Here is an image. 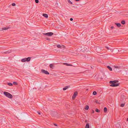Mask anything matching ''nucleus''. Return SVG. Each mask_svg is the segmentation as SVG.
Wrapping results in <instances>:
<instances>
[{
  "mask_svg": "<svg viewBox=\"0 0 128 128\" xmlns=\"http://www.w3.org/2000/svg\"><path fill=\"white\" fill-rule=\"evenodd\" d=\"M127 120L128 121V118H127Z\"/></svg>",
  "mask_w": 128,
  "mask_h": 128,
  "instance_id": "nucleus-39",
  "label": "nucleus"
},
{
  "mask_svg": "<svg viewBox=\"0 0 128 128\" xmlns=\"http://www.w3.org/2000/svg\"><path fill=\"white\" fill-rule=\"evenodd\" d=\"M106 48H107V49H108V47H106Z\"/></svg>",
  "mask_w": 128,
  "mask_h": 128,
  "instance_id": "nucleus-38",
  "label": "nucleus"
},
{
  "mask_svg": "<svg viewBox=\"0 0 128 128\" xmlns=\"http://www.w3.org/2000/svg\"><path fill=\"white\" fill-rule=\"evenodd\" d=\"M92 94L94 95H96V94L97 93L96 91H94L93 92Z\"/></svg>",
  "mask_w": 128,
  "mask_h": 128,
  "instance_id": "nucleus-20",
  "label": "nucleus"
},
{
  "mask_svg": "<svg viewBox=\"0 0 128 128\" xmlns=\"http://www.w3.org/2000/svg\"><path fill=\"white\" fill-rule=\"evenodd\" d=\"M90 126L89 125V124L88 123H87L86 125L85 126V128H89Z\"/></svg>",
  "mask_w": 128,
  "mask_h": 128,
  "instance_id": "nucleus-15",
  "label": "nucleus"
},
{
  "mask_svg": "<svg viewBox=\"0 0 128 128\" xmlns=\"http://www.w3.org/2000/svg\"><path fill=\"white\" fill-rule=\"evenodd\" d=\"M107 67L110 71H112V68L110 66H108Z\"/></svg>",
  "mask_w": 128,
  "mask_h": 128,
  "instance_id": "nucleus-14",
  "label": "nucleus"
},
{
  "mask_svg": "<svg viewBox=\"0 0 128 128\" xmlns=\"http://www.w3.org/2000/svg\"><path fill=\"white\" fill-rule=\"evenodd\" d=\"M85 122H86V121H85Z\"/></svg>",
  "mask_w": 128,
  "mask_h": 128,
  "instance_id": "nucleus-41",
  "label": "nucleus"
},
{
  "mask_svg": "<svg viewBox=\"0 0 128 128\" xmlns=\"http://www.w3.org/2000/svg\"><path fill=\"white\" fill-rule=\"evenodd\" d=\"M11 52L12 51L11 50H9L7 51H5L4 52L2 53L6 54H8L11 53Z\"/></svg>",
  "mask_w": 128,
  "mask_h": 128,
  "instance_id": "nucleus-7",
  "label": "nucleus"
},
{
  "mask_svg": "<svg viewBox=\"0 0 128 128\" xmlns=\"http://www.w3.org/2000/svg\"><path fill=\"white\" fill-rule=\"evenodd\" d=\"M104 112H106L107 111V108L106 107H104Z\"/></svg>",
  "mask_w": 128,
  "mask_h": 128,
  "instance_id": "nucleus-17",
  "label": "nucleus"
},
{
  "mask_svg": "<svg viewBox=\"0 0 128 128\" xmlns=\"http://www.w3.org/2000/svg\"><path fill=\"white\" fill-rule=\"evenodd\" d=\"M4 94L5 96L9 98H12L13 97L12 95L11 94L8 92H4Z\"/></svg>",
  "mask_w": 128,
  "mask_h": 128,
  "instance_id": "nucleus-1",
  "label": "nucleus"
},
{
  "mask_svg": "<svg viewBox=\"0 0 128 128\" xmlns=\"http://www.w3.org/2000/svg\"><path fill=\"white\" fill-rule=\"evenodd\" d=\"M68 2L70 3V4H72V2L70 0H68Z\"/></svg>",
  "mask_w": 128,
  "mask_h": 128,
  "instance_id": "nucleus-19",
  "label": "nucleus"
},
{
  "mask_svg": "<svg viewBox=\"0 0 128 128\" xmlns=\"http://www.w3.org/2000/svg\"><path fill=\"white\" fill-rule=\"evenodd\" d=\"M30 57H28L27 58H24L23 59H22L21 60V61L22 62H29L30 61Z\"/></svg>",
  "mask_w": 128,
  "mask_h": 128,
  "instance_id": "nucleus-2",
  "label": "nucleus"
},
{
  "mask_svg": "<svg viewBox=\"0 0 128 128\" xmlns=\"http://www.w3.org/2000/svg\"><path fill=\"white\" fill-rule=\"evenodd\" d=\"M41 72H48V71H46L45 70H41Z\"/></svg>",
  "mask_w": 128,
  "mask_h": 128,
  "instance_id": "nucleus-25",
  "label": "nucleus"
},
{
  "mask_svg": "<svg viewBox=\"0 0 128 128\" xmlns=\"http://www.w3.org/2000/svg\"><path fill=\"white\" fill-rule=\"evenodd\" d=\"M111 84L110 85V86L112 87H115L118 86L120 84L119 83H115Z\"/></svg>",
  "mask_w": 128,
  "mask_h": 128,
  "instance_id": "nucleus-4",
  "label": "nucleus"
},
{
  "mask_svg": "<svg viewBox=\"0 0 128 128\" xmlns=\"http://www.w3.org/2000/svg\"><path fill=\"white\" fill-rule=\"evenodd\" d=\"M113 28H114V27L113 26H112L110 27V28L111 29H113Z\"/></svg>",
  "mask_w": 128,
  "mask_h": 128,
  "instance_id": "nucleus-35",
  "label": "nucleus"
},
{
  "mask_svg": "<svg viewBox=\"0 0 128 128\" xmlns=\"http://www.w3.org/2000/svg\"><path fill=\"white\" fill-rule=\"evenodd\" d=\"M8 85L10 86H12V83L10 82L8 83Z\"/></svg>",
  "mask_w": 128,
  "mask_h": 128,
  "instance_id": "nucleus-24",
  "label": "nucleus"
},
{
  "mask_svg": "<svg viewBox=\"0 0 128 128\" xmlns=\"http://www.w3.org/2000/svg\"><path fill=\"white\" fill-rule=\"evenodd\" d=\"M126 74H127L128 75V74L126 73Z\"/></svg>",
  "mask_w": 128,
  "mask_h": 128,
  "instance_id": "nucleus-40",
  "label": "nucleus"
},
{
  "mask_svg": "<svg viewBox=\"0 0 128 128\" xmlns=\"http://www.w3.org/2000/svg\"><path fill=\"white\" fill-rule=\"evenodd\" d=\"M57 46L58 48H61L62 47V46L60 44H58L57 45Z\"/></svg>",
  "mask_w": 128,
  "mask_h": 128,
  "instance_id": "nucleus-21",
  "label": "nucleus"
},
{
  "mask_svg": "<svg viewBox=\"0 0 128 128\" xmlns=\"http://www.w3.org/2000/svg\"><path fill=\"white\" fill-rule=\"evenodd\" d=\"M70 20L71 21H72L73 20V19L72 18H70Z\"/></svg>",
  "mask_w": 128,
  "mask_h": 128,
  "instance_id": "nucleus-33",
  "label": "nucleus"
},
{
  "mask_svg": "<svg viewBox=\"0 0 128 128\" xmlns=\"http://www.w3.org/2000/svg\"><path fill=\"white\" fill-rule=\"evenodd\" d=\"M38 114H39V115L40 114V112H38Z\"/></svg>",
  "mask_w": 128,
  "mask_h": 128,
  "instance_id": "nucleus-36",
  "label": "nucleus"
},
{
  "mask_svg": "<svg viewBox=\"0 0 128 128\" xmlns=\"http://www.w3.org/2000/svg\"><path fill=\"white\" fill-rule=\"evenodd\" d=\"M54 124L55 126H57V124Z\"/></svg>",
  "mask_w": 128,
  "mask_h": 128,
  "instance_id": "nucleus-37",
  "label": "nucleus"
},
{
  "mask_svg": "<svg viewBox=\"0 0 128 128\" xmlns=\"http://www.w3.org/2000/svg\"><path fill=\"white\" fill-rule=\"evenodd\" d=\"M121 23H122V24H125V21L124 20H122L121 22Z\"/></svg>",
  "mask_w": 128,
  "mask_h": 128,
  "instance_id": "nucleus-16",
  "label": "nucleus"
},
{
  "mask_svg": "<svg viewBox=\"0 0 128 128\" xmlns=\"http://www.w3.org/2000/svg\"><path fill=\"white\" fill-rule=\"evenodd\" d=\"M114 67L115 68L119 69V67L118 66H114Z\"/></svg>",
  "mask_w": 128,
  "mask_h": 128,
  "instance_id": "nucleus-30",
  "label": "nucleus"
},
{
  "mask_svg": "<svg viewBox=\"0 0 128 128\" xmlns=\"http://www.w3.org/2000/svg\"><path fill=\"white\" fill-rule=\"evenodd\" d=\"M43 16L46 18H47L48 17V15L46 14H43Z\"/></svg>",
  "mask_w": 128,
  "mask_h": 128,
  "instance_id": "nucleus-12",
  "label": "nucleus"
},
{
  "mask_svg": "<svg viewBox=\"0 0 128 128\" xmlns=\"http://www.w3.org/2000/svg\"><path fill=\"white\" fill-rule=\"evenodd\" d=\"M95 111L96 112H100V110L98 109H96L95 110Z\"/></svg>",
  "mask_w": 128,
  "mask_h": 128,
  "instance_id": "nucleus-22",
  "label": "nucleus"
},
{
  "mask_svg": "<svg viewBox=\"0 0 128 128\" xmlns=\"http://www.w3.org/2000/svg\"><path fill=\"white\" fill-rule=\"evenodd\" d=\"M43 35L46 36H51L54 34V33L53 32H50L46 33H43Z\"/></svg>",
  "mask_w": 128,
  "mask_h": 128,
  "instance_id": "nucleus-3",
  "label": "nucleus"
},
{
  "mask_svg": "<svg viewBox=\"0 0 128 128\" xmlns=\"http://www.w3.org/2000/svg\"><path fill=\"white\" fill-rule=\"evenodd\" d=\"M12 6H14L16 5V4L14 3H12Z\"/></svg>",
  "mask_w": 128,
  "mask_h": 128,
  "instance_id": "nucleus-28",
  "label": "nucleus"
},
{
  "mask_svg": "<svg viewBox=\"0 0 128 128\" xmlns=\"http://www.w3.org/2000/svg\"><path fill=\"white\" fill-rule=\"evenodd\" d=\"M43 73H44L46 74H49V72H43Z\"/></svg>",
  "mask_w": 128,
  "mask_h": 128,
  "instance_id": "nucleus-31",
  "label": "nucleus"
},
{
  "mask_svg": "<svg viewBox=\"0 0 128 128\" xmlns=\"http://www.w3.org/2000/svg\"><path fill=\"white\" fill-rule=\"evenodd\" d=\"M94 112V110H92V114H93Z\"/></svg>",
  "mask_w": 128,
  "mask_h": 128,
  "instance_id": "nucleus-34",
  "label": "nucleus"
},
{
  "mask_svg": "<svg viewBox=\"0 0 128 128\" xmlns=\"http://www.w3.org/2000/svg\"><path fill=\"white\" fill-rule=\"evenodd\" d=\"M35 2L36 3H38L39 2V0H35Z\"/></svg>",
  "mask_w": 128,
  "mask_h": 128,
  "instance_id": "nucleus-27",
  "label": "nucleus"
},
{
  "mask_svg": "<svg viewBox=\"0 0 128 128\" xmlns=\"http://www.w3.org/2000/svg\"><path fill=\"white\" fill-rule=\"evenodd\" d=\"M88 108H89L88 106H86L85 108V109L86 110H87L88 109Z\"/></svg>",
  "mask_w": 128,
  "mask_h": 128,
  "instance_id": "nucleus-18",
  "label": "nucleus"
},
{
  "mask_svg": "<svg viewBox=\"0 0 128 128\" xmlns=\"http://www.w3.org/2000/svg\"><path fill=\"white\" fill-rule=\"evenodd\" d=\"M49 66L50 68L52 69H53L54 67V64H50Z\"/></svg>",
  "mask_w": 128,
  "mask_h": 128,
  "instance_id": "nucleus-8",
  "label": "nucleus"
},
{
  "mask_svg": "<svg viewBox=\"0 0 128 128\" xmlns=\"http://www.w3.org/2000/svg\"><path fill=\"white\" fill-rule=\"evenodd\" d=\"M70 86H66V87L64 88H63V90H66L68 88L70 87Z\"/></svg>",
  "mask_w": 128,
  "mask_h": 128,
  "instance_id": "nucleus-13",
  "label": "nucleus"
},
{
  "mask_svg": "<svg viewBox=\"0 0 128 128\" xmlns=\"http://www.w3.org/2000/svg\"><path fill=\"white\" fill-rule=\"evenodd\" d=\"M46 39L48 40H50V39L49 38H46Z\"/></svg>",
  "mask_w": 128,
  "mask_h": 128,
  "instance_id": "nucleus-32",
  "label": "nucleus"
},
{
  "mask_svg": "<svg viewBox=\"0 0 128 128\" xmlns=\"http://www.w3.org/2000/svg\"><path fill=\"white\" fill-rule=\"evenodd\" d=\"M124 104H122L120 105V106L122 107H123L124 106Z\"/></svg>",
  "mask_w": 128,
  "mask_h": 128,
  "instance_id": "nucleus-26",
  "label": "nucleus"
},
{
  "mask_svg": "<svg viewBox=\"0 0 128 128\" xmlns=\"http://www.w3.org/2000/svg\"><path fill=\"white\" fill-rule=\"evenodd\" d=\"M9 27L8 26L4 27L2 28V29L3 30H6L9 28Z\"/></svg>",
  "mask_w": 128,
  "mask_h": 128,
  "instance_id": "nucleus-9",
  "label": "nucleus"
},
{
  "mask_svg": "<svg viewBox=\"0 0 128 128\" xmlns=\"http://www.w3.org/2000/svg\"><path fill=\"white\" fill-rule=\"evenodd\" d=\"M118 82V81L117 80H115L114 81H110V82L109 83L110 84H115L116 83Z\"/></svg>",
  "mask_w": 128,
  "mask_h": 128,
  "instance_id": "nucleus-6",
  "label": "nucleus"
},
{
  "mask_svg": "<svg viewBox=\"0 0 128 128\" xmlns=\"http://www.w3.org/2000/svg\"><path fill=\"white\" fill-rule=\"evenodd\" d=\"M65 106H67L68 108H69L70 107V106L68 104H66Z\"/></svg>",
  "mask_w": 128,
  "mask_h": 128,
  "instance_id": "nucleus-29",
  "label": "nucleus"
},
{
  "mask_svg": "<svg viewBox=\"0 0 128 128\" xmlns=\"http://www.w3.org/2000/svg\"><path fill=\"white\" fill-rule=\"evenodd\" d=\"M78 94V92H75L72 96V99H74L76 98V96H77Z\"/></svg>",
  "mask_w": 128,
  "mask_h": 128,
  "instance_id": "nucleus-5",
  "label": "nucleus"
},
{
  "mask_svg": "<svg viewBox=\"0 0 128 128\" xmlns=\"http://www.w3.org/2000/svg\"><path fill=\"white\" fill-rule=\"evenodd\" d=\"M115 24L118 27H120L121 26L120 24L119 23H115Z\"/></svg>",
  "mask_w": 128,
  "mask_h": 128,
  "instance_id": "nucleus-10",
  "label": "nucleus"
},
{
  "mask_svg": "<svg viewBox=\"0 0 128 128\" xmlns=\"http://www.w3.org/2000/svg\"><path fill=\"white\" fill-rule=\"evenodd\" d=\"M64 65H65L66 66H72V65L71 64H69L66 63H64Z\"/></svg>",
  "mask_w": 128,
  "mask_h": 128,
  "instance_id": "nucleus-11",
  "label": "nucleus"
},
{
  "mask_svg": "<svg viewBox=\"0 0 128 128\" xmlns=\"http://www.w3.org/2000/svg\"><path fill=\"white\" fill-rule=\"evenodd\" d=\"M13 84L15 85H17V83L16 82H14L13 83Z\"/></svg>",
  "mask_w": 128,
  "mask_h": 128,
  "instance_id": "nucleus-23",
  "label": "nucleus"
}]
</instances>
